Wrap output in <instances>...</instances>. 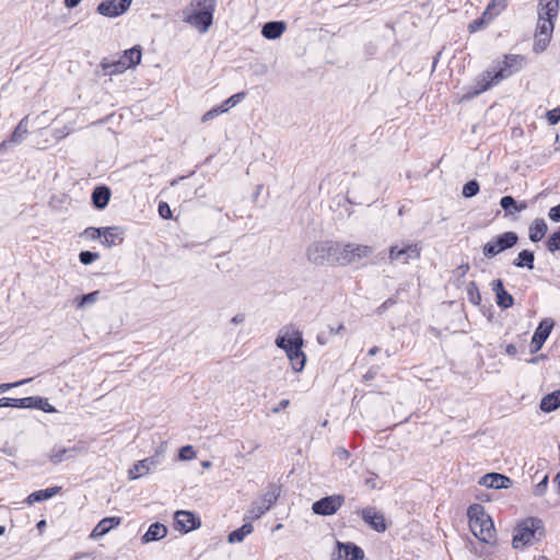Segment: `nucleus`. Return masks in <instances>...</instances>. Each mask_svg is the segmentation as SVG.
Here are the masks:
<instances>
[{"instance_id":"nucleus-51","label":"nucleus","mask_w":560,"mask_h":560,"mask_svg":"<svg viewBox=\"0 0 560 560\" xmlns=\"http://www.w3.org/2000/svg\"><path fill=\"white\" fill-rule=\"evenodd\" d=\"M103 230L104 229H101V228L90 226V228L85 229L84 234L92 240H97L103 235Z\"/></svg>"},{"instance_id":"nucleus-12","label":"nucleus","mask_w":560,"mask_h":560,"mask_svg":"<svg viewBox=\"0 0 560 560\" xmlns=\"http://www.w3.org/2000/svg\"><path fill=\"white\" fill-rule=\"evenodd\" d=\"M131 3L132 0H104L97 5L96 11L106 18H117L124 14Z\"/></svg>"},{"instance_id":"nucleus-9","label":"nucleus","mask_w":560,"mask_h":560,"mask_svg":"<svg viewBox=\"0 0 560 560\" xmlns=\"http://www.w3.org/2000/svg\"><path fill=\"white\" fill-rule=\"evenodd\" d=\"M275 343L284 352H292L293 349L304 346L302 331L293 326H284L279 330Z\"/></svg>"},{"instance_id":"nucleus-61","label":"nucleus","mask_w":560,"mask_h":560,"mask_svg":"<svg viewBox=\"0 0 560 560\" xmlns=\"http://www.w3.org/2000/svg\"><path fill=\"white\" fill-rule=\"evenodd\" d=\"M245 320V315L243 313L236 314L231 318V323L234 325L242 324Z\"/></svg>"},{"instance_id":"nucleus-63","label":"nucleus","mask_w":560,"mask_h":560,"mask_svg":"<svg viewBox=\"0 0 560 560\" xmlns=\"http://www.w3.org/2000/svg\"><path fill=\"white\" fill-rule=\"evenodd\" d=\"M365 485L370 489H375L376 488V477L372 476L370 478H366L365 479Z\"/></svg>"},{"instance_id":"nucleus-31","label":"nucleus","mask_w":560,"mask_h":560,"mask_svg":"<svg viewBox=\"0 0 560 560\" xmlns=\"http://www.w3.org/2000/svg\"><path fill=\"white\" fill-rule=\"evenodd\" d=\"M60 490H61L60 487H51V488H46V489L34 491L26 498V503L28 505H32L34 503L48 500V499L52 498L54 495H56L57 493H59Z\"/></svg>"},{"instance_id":"nucleus-18","label":"nucleus","mask_w":560,"mask_h":560,"mask_svg":"<svg viewBox=\"0 0 560 560\" xmlns=\"http://www.w3.org/2000/svg\"><path fill=\"white\" fill-rule=\"evenodd\" d=\"M495 80L497 79H494V71H485L483 73L476 78L474 90L471 92H468V96L475 97L486 92L487 90H489L493 85H497L500 82Z\"/></svg>"},{"instance_id":"nucleus-36","label":"nucleus","mask_w":560,"mask_h":560,"mask_svg":"<svg viewBox=\"0 0 560 560\" xmlns=\"http://www.w3.org/2000/svg\"><path fill=\"white\" fill-rule=\"evenodd\" d=\"M254 527L250 523L246 522L240 528L232 530L229 534L228 540L231 544L241 542L244 538L253 532Z\"/></svg>"},{"instance_id":"nucleus-58","label":"nucleus","mask_w":560,"mask_h":560,"mask_svg":"<svg viewBox=\"0 0 560 560\" xmlns=\"http://www.w3.org/2000/svg\"><path fill=\"white\" fill-rule=\"evenodd\" d=\"M335 456L339 459V460H346L350 457V453L348 450L343 448V447H339L335 451Z\"/></svg>"},{"instance_id":"nucleus-5","label":"nucleus","mask_w":560,"mask_h":560,"mask_svg":"<svg viewBox=\"0 0 560 560\" xmlns=\"http://www.w3.org/2000/svg\"><path fill=\"white\" fill-rule=\"evenodd\" d=\"M339 243L334 241L314 242L306 249L307 260L316 266L338 264Z\"/></svg>"},{"instance_id":"nucleus-28","label":"nucleus","mask_w":560,"mask_h":560,"mask_svg":"<svg viewBox=\"0 0 560 560\" xmlns=\"http://www.w3.org/2000/svg\"><path fill=\"white\" fill-rule=\"evenodd\" d=\"M548 231L546 221L541 218H537L533 221L528 229V237L533 243L541 241Z\"/></svg>"},{"instance_id":"nucleus-42","label":"nucleus","mask_w":560,"mask_h":560,"mask_svg":"<svg viewBox=\"0 0 560 560\" xmlns=\"http://www.w3.org/2000/svg\"><path fill=\"white\" fill-rule=\"evenodd\" d=\"M100 295V291H93L86 294H82L80 298L77 299V307L81 308L84 307L88 304H93L97 301Z\"/></svg>"},{"instance_id":"nucleus-49","label":"nucleus","mask_w":560,"mask_h":560,"mask_svg":"<svg viewBox=\"0 0 560 560\" xmlns=\"http://www.w3.org/2000/svg\"><path fill=\"white\" fill-rule=\"evenodd\" d=\"M548 487V476H544V478L535 486L534 494L537 497H541Z\"/></svg>"},{"instance_id":"nucleus-38","label":"nucleus","mask_w":560,"mask_h":560,"mask_svg":"<svg viewBox=\"0 0 560 560\" xmlns=\"http://www.w3.org/2000/svg\"><path fill=\"white\" fill-rule=\"evenodd\" d=\"M492 19V14H490L487 10L483 12L482 16L471 21L468 24L469 33H475L481 28H483Z\"/></svg>"},{"instance_id":"nucleus-2","label":"nucleus","mask_w":560,"mask_h":560,"mask_svg":"<svg viewBox=\"0 0 560 560\" xmlns=\"http://www.w3.org/2000/svg\"><path fill=\"white\" fill-rule=\"evenodd\" d=\"M217 0H191L183 10V20L201 33H206L213 23Z\"/></svg>"},{"instance_id":"nucleus-26","label":"nucleus","mask_w":560,"mask_h":560,"mask_svg":"<svg viewBox=\"0 0 560 560\" xmlns=\"http://www.w3.org/2000/svg\"><path fill=\"white\" fill-rule=\"evenodd\" d=\"M100 66L102 68L103 74L109 77L122 73L127 70L125 63L120 60V58H103Z\"/></svg>"},{"instance_id":"nucleus-54","label":"nucleus","mask_w":560,"mask_h":560,"mask_svg":"<svg viewBox=\"0 0 560 560\" xmlns=\"http://www.w3.org/2000/svg\"><path fill=\"white\" fill-rule=\"evenodd\" d=\"M548 217L553 222H560V203L549 209Z\"/></svg>"},{"instance_id":"nucleus-19","label":"nucleus","mask_w":560,"mask_h":560,"mask_svg":"<svg viewBox=\"0 0 560 560\" xmlns=\"http://www.w3.org/2000/svg\"><path fill=\"white\" fill-rule=\"evenodd\" d=\"M83 448L80 446L65 447L61 445H55L49 452V460L57 465L62 463L63 460H68L73 458L78 453H80Z\"/></svg>"},{"instance_id":"nucleus-27","label":"nucleus","mask_w":560,"mask_h":560,"mask_svg":"<svg viewBox=\"0 0 560 560\" xmlns=\"http://www.w3.org/2000/svg\"><path fill=\"white\" fill-rule=\"evenodd\" d=\"M287 24L283 21H270L264 24L261 35L267 39H277L285 31Z\"/></svg>"},{"instance_id":"nucleus-21","label":"nucleus","mask_w":560,"mask_h":560,"mask_svg":"<svg viewBox=\"0 0 560 560\" xmlns=\"http://www.w3.org/2000/svg\"><path fill=\"white\" fill-rule=\"evenodd\" d=\"M492 291L495 293V301L498 306L506 310L514 304V298L504 289L503 281L495 279L491 283Z\"/></svg>"},{"instance_id":"nucleus-29","label":"nucleus","mask_w":560,"mask_h":560,"mask_svg":"<svg viewBox=\"0 0 560 560\" xmlns=\"http://www.w3.org/2000/svg\"><path fill=\"white\" fill-rule=\"evenodd\" d=\"M125 63L127 69L135 68L141 62L142 49L139 45L126 49L122 56L119 57Z\"/></svg>"},{"instance_id":"nucleus-34","label":"nucleus","mask_w":560,"mask_h":560,"mask_svg":"<svg viewBox=\"0 0 560 560\" xmlns=\"http://www.w3.org/2000/svg\"><path fill=\"white\" fill-rule=\"evenodd\" d=\"M535 254L533 250L523 249L518 253L517 257L513 260V266L517 268H527L533 270L535 268Z\"/></svg>"},{"instance_id":"nucleus-20","label":"nucleus","mask_w":560,"mask_h":560,"mask_svg":"<svg viewBox=\"0 0 560 560\" xmlns=\"http://www.w3.org/2000/svg\"><path fill=\"white\" fill-rule=\"evenodd\" d=\"M36 402H40V397L38 396H30L24 398H10L2 397L0 398V408L13 407L20 409H33L37 405Z\"/></svg>"},{"instance_id":"nucleus-59","label":"nucleus","mask_w":560,"mask_h":560,"mask_svg":"<svg viewBox=\"0 0 560 560\" xmlns=\"http://www.w3.org/2000/svg\"><path fill=\"white\" fill-rule=\"evenodd\" d=\"M495 7H500V9H504L505 0H491V2L487 7V11L490 12Z\"/></svg>"},{"instance_id":"nucleus-35","label":"nucleus","mask_w":560,"mask_h":560,"mask_svg":"<svg viewBox=\"0 0 560 560\" xmlns=\"http://www.w3.org/2000/svg\"><path fill=\"white\" fill-rule=\"evenodd\" d=\"M500 206L508 215L518 213L525 210L527 207L525 202L518 203L512 196L502 197L500 200Z\"/></svg>"},{"instance_id":"nucleus-60","label":"nucleus","mask_w":560,"mask_h":560,"mask_svg":"<svg viewBox=\"0 0 560 560\" xmlns=\"http://www.w3.org/2000/svg\"><path fill=\"white\" fill-rule=\"evenodd\" d=\"M290 405V400L289 399H282L277 407H275L272 409V412L273 413H278L280 412L281 410L285 409L288 406Z\"/></svg>"},{"instance_id":"nucleus-32","label":"nucleus","mask_w":560,"mask_h":560,"mask_svg":"<svg viewBox=\"0 0 560 560\" xmlns=\"http://www.w3.org/2000/svg\"><path fill=\"white\" fill-rule=\"evenodd\" d=\"M303 347H298L293 349L292 352H285L292 370L296 373L303 371L306 363V355L302 350Z\"/></svg>"},{"instance_id":"nucleus-33","label":"nucleus","mask_w":560,"mask_h":560,"mask_svg":"<svg viewBox=\"0 0 560 560\" xmlns=\"http://www.w3.org/2000/svg\"><path fill=\"white\" fill-rule=\"evenodd\" d=\"M544 412H551L560 407V389L545 395L539 404Z\"/></svg>"},{"instance_id":"nucleus-41","label":"nucleus","mask_w":560,"mask_h":560,"mask_svg":"<svg viewBox=\"0 0 560 560\" xmlns=\"http://www.w3.org/2000/svg\"><path fill=\"white\" fill-rule=\"evenodd\" d=\"M480 186L476 179L468 180L462 190V195L465 198H472L479 192Z\"/></svg>"},{"instance_id":"nucleus-40","label":"nucleus","mask_w":560,"mask_h":560,"mask_svg":"<svg viewBox=\"0 0 560 560\" xmlns=\"http://www.w3.org/2000/svg\"><path fill=\"white\" fill-rule=\"evenodd\" d=\"M401 252H404V262H407L409 259L419 258L420 256V247L418 244H408L401 248Z\"/></svg>"},{"instance_id":"nucleus-8","label":"nucleus","mask_w":560,"mask_h":560,"mask_svg":"<svg viewBox=\"0 0 560 560\" xmlns=\"http://www.w3.org/2000/svg\"><path fill=\"white\" fill-rule=\"evenodd\" d=\"M373 253L372 247L360 244L339 243L338 265L347 266L369 257Z\"/></svg>"},{"instance_id":"nucleus-53","label":"nucleus","mask_w":560,"mask_h":560,"mask_svg":"<svg viewBox=\"0 0 560 560\" xmlns=\"http://www.w3.org/2000/svg\"><path fill=\"white\" fill-rule=\"evenodd\" d=\"M31 378H27V380H22V381H19V382H14V383H3V384H0V394L11 389V388H14V387H18L20 385H23L27 382H30Z\"/></svg>"},{"instance_id":"nucleus-25","label":"nucleus","mask_w":560,"mask_h":560,"mask_svg":"<svg viewBox=\"0 0 560 560\" xmlns=\"http://www.w3.org/2000/svg\"><path fill=\"white\" fill-rule=\"evenodd\" d=\"M167 535V527L162 523H153L141 537L142 544L158 541Z\"/></svg>"},{"instance_id":"nucleus-14","label":"nucleus","mask_w":560,"mask_h":560,"mask_svg":"<svg viewBox=\"0 0 560 560\" xmlns=\"http://www.w3.org/2000/svg\"><path fill=\"white\" fill-rule=\"evenodd\" d=\"M176 529L183 533H189L200 527V518L198 515L190 511H176L174 515Z\"/></svg>"},{"instance_id":"nucleus-1","label":"nucleus","mask_w":560,"mask_h":560,"mask_svg":"<svg viewBox=\"0 0 560 560\" xmlns=\"http://www.w3.org/2000/svg\"><path fill=\"white\" fill-rule=\"evenodd\" d=\"M559 0H540L538 4V23L535 33L534 51L540 54L548 47L555 28L553 20L558 16Z\"/></svg>"},{"instance_id":"nucleus-55","label":"nucleus","mask_w":560,"mask_h":560,"mask_svg":"<svg viewBox=\"0 0 560 560\" xmlns=\"http://www.w3.org/2000/svg\"><path fill=\"white\" fill-rule=\"evenodd\" d=\"M404 252H401V248H398L397 246H392L389 249V259L390 260H402Z\"/></svg>"},{"instance_id":"nucleus-48","label":"nucleus","mask_w":560,"mask_h":560,"mask_svg":"<svg viewBox=\"0 0 560 560\" xmlns=\"http://www.w3.org/2000/svg\"><path fill=\"white\" fill-rule=\"evenodd\" d=\"M546 117L550 125L558 124L560 121V107L548 110Z\"/></svg>"},{"instance_id":"nucleus-45","label":"nucleus","mask_w":560,"mask_h":560,"mask_svg":"<svg viewBox=\"0 0 560 560\" xmlns=\"http://www.w3.org/2000/svg\"><path fill=\"white\" fill-rule=\"evenodd\" d=\"M196 456L191 445H185L179 448L178 457L180 460H189Z\"/></svg>"},{"instance_id":"nucleus-39","label":"nucleus","mask_w":560,"mask_h":560,"mask_svg":"<svg viewBox=\"0 0 560 560\" xmlns=\"http://www.w3.org/2000/svg\"><path fill=\"white\" fill-rule=\"evenodd\" d=\"M119 235V228L117 226H108L103 230V241L102 244L110 247L115 244V238Z\"/></svg>"},{"instance_id":"nucleus-4","label":"nucleus","mask_w":560,"mask_h":560,"mask_svg":"<svg viewBox=\"0 0 560 560\" xmlns=\"http://www.w3.org/2000/svg\"><path fill=\"white\" fill-rule=\"evenodd\" d=\"M545 535L544 522L537 517H527L517 523L514 528L512 546L521 549L539 541Z\"/></svg>"},{"instance_id":"nucleus-15","label":"nucleus","mask_w":560,"mask_h":560,"mask_svg":"<svg viewBox=\"0 0 560 560\" xmlns=\"http://www.w3.org/2000/svg\"><path fill=\"white\" fill-rule=\"evenodd\" d=\"M362 520L374 530L383 533L386 530L387 525L384 515L378 512L374 506H368L360 511Z\"/></svg>"},{"instance_id":"nucleus-44","label":"nucleus","mask_w":560,"mask_h":560,"mask_svg":"<svg viewBox=\"0 0 560 560\" xmlns=\"http://www.w3.org/2000/svg\"><path fill=\"white\" fill-rule=\"evenodd\" d=\"M100 258V254L91 250H82L79 254V260L83 265H91Z\"/></svg>"},{"instance_id":"nucleus-43","label":"nucleus","mask_w":560,"mask_h":560,"mask_svg":"<svg viewBox=\"0 0 560 560\" xmlns=\"http://www.w3.org/2000/svg\"><path fill=\"white\" fill-rule=\"evenodd\" d=\"M546 246L550 253L560 250V229L548 237Z\"/></svg>"},{"instance_id":"nucleus-10","label":"nucleus","mask_w":560,"mask_h":560,"mask_svg":"<svg viewBox=\"0 0 560 560\" xmlns=\"http://www.w3.org/2000/svg\"><path fill=\"white\" fill-rule=\"evenodd\" d=\"M526 63V58L522 55H506L498 69L494 70L495 81H502L520 71Z\"/></svg>"},{"instance_id":"nucleus-3","label":"nucleus","mask_w":560,"mask_h":560,"mask_svg":"<svg viewBox=\"0 0 560 560\" xmlns=\"http://www.w3.org/2000/svg\"><path fill=\"white\" fill-rule=\"evenodd\" d=\"M467 516L474 536L478 540L493 546L497 542L495 528L493 521L485 512V508L479 503L471 504L467 510Z\"/></svg>"},{"instance_id":"nucleus-52","label":"nucleus","mask_w":560,"mask_h":560,"mask_svg":"<svg viewBox=\"0 0 560 560\" xmlns=\"http://www.w3.org/2000/svg\"><path fill=\"white\" fill-rule=\"evenodd\" d=\"M36 405L37 406L34 409H39V410H43L48 413L56 411L55 407L51 406L46 399H44L42 397H40V402H36Z\"/></svg>"},{"instance_id":"nucleus-57","label":"nucleus","mask_w":560,"mask_h":560,"mask_svg":"<svg viewBox=\"0 0 560 560\" xmlns=\"http://www.w3.org/2000/svg\"><path fill=\"white\" fill-rule=\"evenodd\" d=\"M246 97L245 92H238L229 97L231 105L234 107Z\"/></svg>"},{"instance_id":"nucleus-17","label":"nucleus","mask_w":560,"mask_h":560,"mask_svg":"<svg viewBox=\"0 0 560 560\" xmlns=\"http://www.w3.org/2000/svg\"><path fill=\"white\" fill-rule=\"evenodd\" d=\"M479 485L486 488L499 490L510 488L513 485V481L505 475L499 472H489L480 478Z\"/></svg>"},{"instance_id":"nucleus-11","label":"nucleus","mask_w":560,"mask_h":560,"mask_svg":"<svg viewBox=\"0 0 560 560\" xmlns=\"http://www.w3.org/2000/svg\"><path fill=\"white\" fill-rule=\"evenodd\" d=\"M345 503L342 494H332L324 497L312 504L314 514L322 516L334 515Z\"/></svg>"},{"instance_id":"nucleus-62","label":"nucleus","mask_w":560,"mask_h":560,"mask_svg":"<svg viewBox=\"0 0 560 560\" xmlns=\"http://www.w3.org/2000/svg\"><path fill=\"white\" fill-rule=\"evenodd\" d=\"M345 330V326L339 324L337 327L329 326V332L332 335H339Z\"/></svg>"},{"instance_id":"nucleus-13","label":"nucleus","mask_w":560,"mask_h":560,"mask_svg":"<svg viewBox=\"0 0 560 560\" xmlns=\"http://www.w3.org/2000/svg\"><path fill=\"white\" fill-rule=\"evenodd\" d=\"M553 326H555V322L551 318H544L539 323L538 327L535 329L534 335L532 337V341H530V346H529L532 353H536L537 351H539L541 349L545 341L549 337Z\"/></svg>"},{"instance_id":"nucleus-50","label":"nucleus","mask_w":560,"mask_h":560,"mask_svg":"<svg viewBox=\"0 0 560 560\" xmlns=\"http://www.w3.org/2000/svg\"><path fill=\"white\" fill-rule=\"evenodd\" d=\"M223 114V110L219 108V106L211 108L210 110L206 112L203 116L201 117L202 122H207L209 120H212L217 116Z\"/></svg>"},{"instance_id":"nucleus-22","label":"nucleus","mask_w":560,"mask_h":560,"mask_svg":"<svg viewBox=\"0 0 560 560\" xmlns=\"http://www.w3.org/2000/svg\"><path fill=\"white\" fill-rule=\"evenodd\" d=\"M121 523V518L118 516H110L101 520L97 525L93 528L90 538L98 539L109 533L110 529L117 527Z\"/></svg>"},{"instance_id":"nucleus-64","label":"nucleus","mask_w":560,"mask_h":560,"mask_svg":"<svg viewBox=\"0 0 560 560\" xmlns=\"http://www.w3.org/2000/svg\"><path fill=\"white\" fill-rule=\"evenodd\" d=\"M505 352L509 354V355H515L517 353V348L515 345L513 343H510L506 346L505 348Z\"/></svg>"},{"instance_id":"nucleus-16","label":"nucleus","mask_w":560,"mask_h":560,"mask_svg":"<svg viewBox=\"0 0 560 560\" xmlns=\"http://www.w3.org/2000/svg\"><path fill=\"white\" fill-rule=\"evenodd\" d=\"M337 555H334L332 560H362L364 552L362 548L353 542H338Z\"/></svg>"},{"instance_id":"nucleus-56","label":"nucleus","mask_w":560,"mask_h":560,"mask_svg":"<svg viewBox=\"0 0 560 560\" xmlns=\"http://www.w3.org/2000/svg\"><path fill=\"white\" fill-rule=\"evenodd\" d=\"M395 303H396V301L394 299H387L383 304H381L376 308V313L378 315L384 314L386 312V310L389 308L390 306H393Z\"/></svg>"},{"instance_id":"nucleus-24","label":"nucleus","mask_w":560,"mask_h":560,"mask_svg":"<svg viewBox=\"0 0 560 560\" xmlns=\"http://www.w3.org/2000/svg\"><path fill=\"white\" fill-rule=\"evenodd\" d=\"M159 464L156 457H148L137 462L132 468L129 469L128 475L130 479H138L150 471V469Z\"/></svg>"},{"instance_id":"nucleus-37","label":"nucleus","mask_w":560,"mask_h":560,"mask_svg":"<svg viewBox=\"0 0 560 560\" xmlns=\"http://www.w3.org/2000/svg\"><path fill=\"white\" fill-rule=\"evenodd\" d=\"M27 133H28V116H25L20 120V122L15 127V129L11 136V141L14 143H20L25 139Z\"/></svg>"},{"instance_id":"nucleus-47","label":"nucleus","mask_w":560,"mask_h":560,"mask_svg":"<svg viewBox=\"0 0 560 560\" xmlns=\"http://www.w3.org/2000/svg\"><path fill=\"white\" fill-rule=\"evenodd\" d=\"M470 287L471 288L468 289L469 300L471 303L477 305L481 301L480 293H479L478 288L476 287L475 282H471Z\"/></svg>"},{"instance_id":"nucleus-7","label":"nucleus","mask_w":560,"mask_h":560,"mask_svg":"<svg viewBox=\"0 0 560 560\" xmlns=\"http://www.w3.org/2000/svg\"><path fill=\"white\" fill-rule=\"evenodd\" d=\"M518 242L516 232L508 231L491 238L482 246L485 258L491 259L500 253L514 247Z\"/></svg>"},{"instance_id":"nucleus-46","label":"nucleus","mask_w":560,"mask_h":560,"mask_svg":"<svg viewBox=\"0 0 560 560\" xmlns=\"http://www.w3.org/2000/svg\"><path fill=\"white\" fill-rule=\"evenodd\" d=\"M158 211L162 219L168 220L172 218V210H171L168 203L165 201H160Z\"/></svg>"},{"instance_id":"nucleus-30","label":"nucleus","mask_w":560,"mask_h":560,"mask_svg":"<svg viewBox=\"0 0 560 560\" xmlns=\"http://www.w3.org/2000/svg\"><path fill=\"white\" fill-rule=\"evenodd\" d=\"M487 542H482L480 540L475 541L471 539H468L466 541V548L474 553L475 556L482 558L485 560H490L492 556V551L489 546H487Z\"/></svg>"},{"instance_id":"nucleus-6","label":"nucleus","mask_w":560,"mask_h":560,"mask_svg":"<svg viewBox=\"0 0 560 560\" xmlns=\"http://www.w3.org/2000/svg\"><path fill=\"white\" fill-rule=\"evenodd\" d=\"M281 495V487L276 483H270L266 492L257 500L253 501L247 511L246 520H259L266 512H268Z\"/></svg>"},{"instance_id":"nucleus-23","label":"nucleus","mask_w":560,"mask_h":560,"mask_svg":"<svg viewBox=\"0 0 560 560\" xmlns=\"http://www.w3.org/2000/svg\"><path fill=\"white\" fill-rule=\"evenodd\" d=\"M110 189L105 185L96 186L92 191V205L97 210H103L107 207L110 199Z\"/></svg>"}]
</instances>
